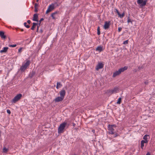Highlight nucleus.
<instances>
[{
    "mask_svg": "<svg viewBox=\"0 0 155 155\" xmlns=\"http://www.w3.org/2000/svg\"><path fill=\"white\" fill-rule=\"evenodd\" d=\"M144 143H143L142 141H141V147L142 149H143V147H144Z\"/></svg>",
    "mask_w": 155,
    "mask_h": 155,
    "instance_id": "obj_30",
    "label": "nucleus"
},
{
    "mask_svg": "<svg viewBox=\"0 0 155 155\" xmlns=\"http://www.w3.org/2000/svg\"><path fill=\"white\" fill-rule=\"evenodd\" d=\"M122 28L121 27H119L118 28V31L119 32H120L122 30Z\"/></svg>",
    "mask_w": 155,
    "mask_h": 155,
    "instance_id": "obj_35",
    "label": "nucleus"
},
{
    "mask_svg": "<svg viewBox=\"0 0 155 155\" xmlns=\"http://www.w3.org/2000/svg\"><path fill=\"white\" fill-rule=\"evenodd\" d=\"M40 22H39V23L38 24V26H39V27L40 26Z\"/></svg>",
    "mask_w": 155,
    "mask_h": 155,
    "instance_id": "obj_47",
    "label": "nucleus"
},
{
    "mask_svg": "<svg viewBox=\"0 0 155 155\" xmlns=\"http://www.w3.org/2000/svg\"><path fill=\"white\" fill-rule=\"evenodd\" d=\"M118 15H119V17H120V18H122L124 16V13H123L122 14H120V13H119V14H118Z\"/></svg>",
    "mask_w": 155,
    "mask_h": 155,
    "instance_id": "obj_21",
    "label": "nucleus"
},
{
    "mask_svg": "<svg viewBox=\"0 0 155 155\" xmlns=\"http://www.w3.org/2000/svg\"><path fill=\"white\" fill-rule=\"evenodd\" d=\"M143 0H137V3L139 5H140V4L142 3Z\"/></svg>",
    "mask_w": 155,
    "mask_h": 155,
    "instance_id": "obj_26",
    "label": "nucleus"
},
{
    "mask_svg": "<svg viewBox=\"0 0 155 155\" xmlns=\"http://www.w3.org/2000/svg\"><path fill=\"white\" fill-rule=\"evenodd\" d=\"M118 90V88L117 87H115L113 89L109 90L108 91V93L112 94L114 93H116L117 92Z\"/></svg>",
    "mask_w": 155,
    "mask_h": 155,
    "instance_id": "obj_6",
    "label": "nucleus"
},
{
    "mask_svg": "<svg viewBox=\"0 0 155 155\" xmlns=\"http://www.w3.org/2000/svg\"><path fill=\"white\" fill-rule=\"evenodd\" d=\"M131 19H130L129 18H128V20H127V22L128 23H129L130 22H131Z\"/></svg>",
    "mask_w": 155,
    "mask_h": 155,
    "instance_id": "obj_40",
    "label": "nucleus"
},
{
    "mask_svg": "<svg viewBox=\"0 0 155 155\" xmlns=\"http://www.w3.org/2000/svg\"><path fill=\"white\" fill-rule=\"evenodd\" d=\"M141 68L139 66V67H138V68H139V69H140Z\"/></svg>",
    "mask_w": 155,
    "mask_h": 155,
    "instance_id": "obj_50",
    "label": "nucleus"
},
{
    "mask_svg": "<svg viewBox=\"0 0 155 155\" xmlns=\"http://www.w3.org/2000/svg\"><path fill=\"white\" fill-rule=\"evenodd\" d=\"M8 49V48L7 47H4L2 50H1L0 51V52L1 53L6 52Z\"/></svg>",
    "mask_w": 155,
    "mask_h": 155,
    "instance_id": "obj_17",
    "label": "nucleus"
},
{
    "mask_svg": "<svg viewBox=\"0 0 155 155\" xmlns=\"http://www.w3.org/2000/svg\"><path fill=\"white\" fill-rule=\"evenodd\" d=\"M110 21H105L104 22V29H108L110 26Z\"/></svg>",
    "mask_w": 155,
    "mask_h": 155,
    "instance_id": "obj_8",
    "label": "nucleus"
},
{
    "mask_svg": "<svg viewBox=\"0 0 155 155\" xmlns=\"http://www.w3.org/2000/svg\"><path fill=\"white\" fill-rule=\"evenodd\" d=\"M92 131L93 132H95V130H92Z\"/></svg>",
    "mask_w": 155,
    "mask_h": 155,
    "instance_id": "obj_49",
    "label": "nucleus"
},
{
    "mask_svg": "<svg viewBox=\"0 0 155 155\" xmlns=\"http://www.w3.org/2000/svg\"><path fill=\"white\" fill-rule=\"evenodd\" d=\"M64 99V98L61 97H56L54 100L55 102H58L62 101Z\"/></svg>",
    "mask_w": 155,
    "mask_h": 155,
    "instance_id": "obj_11",
    "label": "nucleus"
},
{
    "mask_svg": "<svg viewBox=\"0 0 155 155\" xmlns=\"http://www.w3.org/2000/svg\"><path fill=\"white\" fill-rule=\"evenodd\" d=\"M147 1V0H144L143 1L142 3L140 4V5L141 7L145 6L146 5V3Z\"/></svg>",
    "mask_w": 155,
    "mask_h": 155,
    "instance_id": "obj_18",
    "label": "nucleus"
},
{
    "mask_svg": "<svg viewBox=\"0 0 155 155\" xmlns=\"http://www.w3.org/2000/svg\"><path fill=\"white\" fill-rule=\"evenodd\" d=\"M38 15L37 14H35L34 15L33 20L34 21H38Z\"/></svg>",
    "mask_w": 155,
    "mask_h": 155,
    "instance_id": "obj_14",
    "label": "nucleus"
},
{
    "mask_svg": "<svg viewBox=\"0 0 155 155\" xmlns=\"http://www.w3.org/2000/svg\"><path fill=\"white\" fill-rule=\"evenodd\" d=\"M116 126L115 125H108V130H109V133L110 134H114L115 133V130L113 127H115Z\"/></svg>",
    "mask_w": 155,
    "mask_h": 155,
    "instance_id": "obj_4",
    "label": "nucleus"
},
{
    "mask_svg": "<svg viewBox=\"0 0 155 155\" xmlns=\"http://www.w3.org/2000/svg\"><path fill=\"white\" fill-rule=\"evenodd\" d=\"M8 46L9 47H15L16 46V45H8Z\"/></svg>",
    "mask_w": 155,
    "mask_h": 155,
    "instance_id": "obj_29",
    "label": "nucleus"
},
{
    "mask_svg": "<svg viewBox=\"0 0 155 155\" xmlns=\"http://www.w3.org/2000/svg\"><path fill=\"white\" fill-rule=\"evenodd\" d=\"M30 64V61L29 60H27L25 63H23L22 65L20 68V70L22 72H24L25 70L28 67Z\"/></svg>",
    "mask_w": 155,
    "mask_h": 155,
    "instance_id": "obj_3",
    "label": "nucleus"
},
{
    "mask_svg": "<svg viewBox=\"0 0 155 155\" xmlns=\"http://www.w3.org/2000/svg\"><path fill=\"white\" fill-rule=\"evenodd\" d=\"M7 112L8 114H11V111H10V110H7Z\"/></svg>",
    "mask_w": 155,
    "mask_h": 155,
    "instance_id": "obj_37",
    "label": "nucleus"
},
{
    "mask_svg": "<svg viewBox=\"0 0 155 155\" xmlns=\"http://www.w3.org/2000/svg\"><path fill=\"white\" fill-rule=\"evenodd\" d=\"M38 25V24L37 23H36L35 22L33 23V25H32V26L31 27V29L33 30H34L35 28L36 27V25Z\"/></svg>",
    "mask_w": 155,
    "mask_h": 155,
    "instance_id": "obj_19",
    "label": "nucleus"
},
{
    "mask_svg": "<svg viewBox=\"0 0 155 155\" xmlns=\"http://www.w3.org/2000/svg\"><path fill=\"white\" fill-rule=\"evenodd\" d=\"M44 19L43 18H41L40 19V20L39 21V22H40V23H41V22L44 20Z\"/></svg>",
    "mask_w": 155,
    "mask_h": 155,
    "instance_id": "obj_38",
    "label": "nucleus"
},
{
    "mask_svg": "<svg viewBox=\"0 0 155 155\" xmlns=\"http://www.w3.org/2000/svg\"><path fill=\"white\" fill-rule=\"evenodd\" d=\"M27 22L29 24H30L31 23V21L30 20H28Z\"/></svg>",
    "mask_w": 155,
    "mask_h": 155,
    "instance_id": "obj_41",
    "label": "nucleus"
},
{
    "mask_svg": "<svg viewBox=\"0 0 155 155\" xmlns=\"http://www.w3.org/2000/svg\"><path fill=\"white\" fill-rule=\"evenodd\" d=\"M41 31V32H42V31Z\"/></svg>",
    "mask_w": 155,
    "mask_h": 155,
    "instance_id": "obj_53",
    "label": "nucleus"
},
{
    "mask_svg": "<svg viewBox=\"0 0 155 155\" xmlns=\"http://www.w3.org/2000/svg\"><path fill=\"white\" fill-rule=\"evenodd\" d=\"M50 12H51V10H50V9H49L48 8V9L47 10L46 12V14H47L48 13Z\"/></svg>",
    "mask_w": 155,
    "mask_h": 155,
    "instance_id": "obj_34",
    "label": "nucleus"
},
{
    "mask_svg": "<svg viewBox=\"0 0 155 155\" xmlns=\"http://www.w3.org/2000/svg\"><path fill=\"white\" fill-rule=\"evenodd\" d=\"M62 86V84H61V83L60 82H58L57 83L56 88L58 89L59 88H60Z\"/></svg>",
    "mask_w": 155,
    "mask_h": 155,
    "instance_id": "obj_20",
    "label": "nucleus"
},
{
    "mask_svg": "<svg viewBox=\"0 0 155 155\" xmlns=\"http://www.w3.org/2000/svg\"><path fill=\"white\" fill-rule=\"evenodd\" d=\"M38 6V4L36 3H35V6H34V7H35V8H37V6Z\"/></svg>",
    "mask_w": 155,
    "mask_h": 155,
    "instance_id": "obj_39",
    "label": "nucleus"
},
{
    "mask_svg": "<svg viewBox=\"0 0 155 155\" xmlns=\"http://www.w3.org/2000/svg\"><path fill=\"white\" fill-rule=\"evenodd\" d=\"M58 13H59V12L56 11V12L52 13V14L51 15V16L53 19H56V17L55 15L56 14H58Z\"/></svg>",
    "mask_w": 155,
    "mask_h": 155,
    "instance_id": "obj_13",
    "label": "nucleus"
},
{
    "mask_svg": "<svg viewBox=\"0 0 155 155\" xmlns=\"http://www.w3.org/2000/svg\"><path fill=\"white\" fill-rule=\"evenodd\" d=\"M21 31H24L23 29H21Z\"/></svg>",
    "mask_w": 155,
    "mask_h": 155,
    "instance_id": "obj_51",
    "label": "nucleus"
},
{
    "mask_svg": "<svg viewBox=\"0 0 155 155\" xmlns=\"http://www.w3.org/2000/svg\"><path fill=\"white\" fill-rule=\"evenodd\" d=\"M115 11H114L115 12L117 13L118 15L119 14L120 12H119L118 11V10L117 9L115 8Z\"/></svg>",
    "mask_w": 155,
    "mask_h": 155,
    "instance_id": "obj_33",
    "label": "nucleus"
},
{
    "mask_svg": "<svg viewBox=\"0 0 155 155\" xmlns=\"http://www.w3.org/2000/svg\"><path fill=\"white\" fill-rule=\"evenodd\" d=\"M22 49V48H20L18 49V52L19 53H21V50Z\"/></svg>",
    "mask_w": 155,
    "mask_h": 155,
    "instance_id": "obj_36",
    "label": "nucleus"
},
{
    "mask_svg": "<svg viewBox=\"0 0 155 155\" xmlns=\"http://www.w3.org/2000/svg\"><path fill=\"white\" fill-rule=\"evenodd\" d=\"M35 71H32L30 72L29 74V77L30 78H32L35 75Z\"/></svg>",
    "mask_w": 155,
    "mask_h": 155,
    "instance_id": "obj_15",
    "label": "nucleus"
},
{
    "mask_svg": "<svg viewBox=\"0 0 155 155\" xmlns=\"http://www.w3.org/2000/svg\"><path fill=\"white\" fill-rule=\"evenodd\" d=\"M39 0H36V2H38V1Z\"/></svg>",
    "mask_w": 155,
    "mask_h": 155,
    "instance_id": "obj_52",
    "label": "nucleus"
},
{
    "mask_svg": "<svg viewBox=\"0 0 155 155\" xmlns=\"http://www.w3.org/2000/svg\"><path fill=\"white\" fill-rule=\"evenodd\" d=\"M37 27L36 31L38 32V29H39V26H38V25H37Z\"/></svg>",
    "mask_w": 155,
    "mask_h": 155,
    "instance_id": "obj_42",
    "label": "nucleus"
},
{
    "mask_svg": "<svg viewBox=\"0 0 155 155\" xmlns=\"http://www.w3.org/2000/svg\"><path fill=\"white\" fill-rule=\"evenodd\" d=\"M66 122H63L61 124L58 129V133L59 134L62 133L64 131V129L67 125Z\"/></svg>",
    "mask_w": 155,
    "mask_h": 155,
    "instance_id": "obj_2",
    "label": "nucleus"
},
{
    "mask_svg": "<svg viewBox=\"0 0 155 155\" xmlns=\"http://www.w3.org/2000/svg\"><path fill=\"white\" fill-rule=\"evenodd\" d=\"M54 4L57 5V6L58 5H57V3L56 2H55L54 4H52L51 5H50L48 8L50 9V10H51V11L54 9Z\"/></svg>",
    "mask_w": 155,
    "mask_h": 155,
    "instance_id": "obj_12",
    "label": "nucleus"
},
{
    "mask_svg": "<svg viewBox=\"0 0 155 155\" xmlns=\"http://www.w3.org/2000/svg\"><path fill=\"white\" fill-rule=\"evenodd\" d=\"M38 11V9H37V8H35V12H37Z\"/></svg>",
    "mask_w": 155,
    "mask_h": 155,
    "instance_id": "obj_43",
    "label": "nucleus"
},
{
    "mask_svg": "<svg viewBox=\"0 0 155 155\" xmlns=\"http://www.w3.org/2000/svg\"><path fill=\"white\" fill-rule=\"evenodd\" d=\"M114 134V135L113 136V137H117V136H118L119 135V134L118 133H115V134Z\"/></svg>",
    "mask_w": 155,
    "mask_h": 155,
    "instance_id": "obj_31",
    "label": "nucleus"
},
{
    "mask_svg": "<svg viewBox=\"0 0 155 155\" xmlns=\"http://www.w3.org/2000/svg\"><path fill=\"white\" fill-rule=\"evenodd\" d=\"M24 25L26 28H29L30 27L29 25H27L26 22H25L24 23Z\"/></svg>",
    "mask_w": 155,
    "mask_h": 155,
    "instance_id": "obj_25",
    "label": "nucleus"
},
{
    "mask_svg": "<svg viewBox=\"0 0 155 155\" xmlns=\"http://www.w3.org/2000/svg\"><path fill=\"white\" fill-rule=\"evenodd\" d=\"M149 137V135L147 134L145 135L143 137V139L144 140H148L147 137Z\"/></svg>",
    "mask_w": 155,
    "mask_h": 155,
    "instance_id": "obj_22",
    "label": "nucleus"
},
{
    "mask_svg": "<svg viewBox=\"0 0 155 155\" xmlns=\"http://www.w3.org/2000/svg\"><path fill=\"white\" fill-rule=\"evenodd\" d=\"M8 149L6 148L5 147H4L3 149V152L6 153L8 151Z\"/></svg>",
    "mask_w": 155,
    "mask_h": 155,
    "instance_id": "obj_23",
    "label": "nucleus"
},
{
    "mask_svg": "<svg viewBox=\"0 0 155 155\" xmlns=\"http://www.w3.org/2000/svg\"><path fill=\"white\" fill-rule=\"evenodd\" d=\"M128 40H127L124 42L123 44L124 45H126L128 43Z\"/></svg>",
    "mask_w": 155,
    "mask_h": 155,
    "instance_id": "obj_32",
    "label": "nucleus"
},
{
    "mask_svg": "<svg viewBox=\"0 0 155 155\" xmlns=\"http://www.w3.org/2000/svg\"><path fill=\"white\" fill-rule=\"evenodd\" d=\"M141 141H142V142L143 143H146L147 144L148 143V140H142Z\"/></svg>",
    "mask_w": 155,
    "mask_h": 155,
    "instance_id": "obj_28",
    "label": "nucleus"
},
{
    "mask_svg": "<svg viewBox=\"0 0 155 155\" xmlns=\"http://www.w3.org/2000/svg\"><path fill=\"white\" fill-rule=\"evenodd\" d=\"M97 34L98 35H99L100 34V28L99 27H98L97 29Z\"/></svg>",
    "mask_w": 155,
    "mask_h": 155,
    "instance_id": "obj_27",
    "label": "nucleus"
},
{
    "mask_svg": "<svg viewBox=\"0 0 155 155\" xmlns=\"http://www.w3.org/2000/svg\"><path fill=\"white\" fill-rule=\"evenodd\" d=\"M0 37L3 40H5L7 37L5 34V32L3 31H0Z\"/></svg>",
    "mask_w": 155,
    "mask_h": 155,
    "instance_id": "obj_9",
    "label": "nucleus"
},
{
    "mask_svg": "<svg viewBox=\"0 0 155 155\" xmlns=\"http://www.w3.org/2000/svg\"><path fill=\"white\" fill-rule=\"evenodd\" d=\"M121 98L120 97L118 100V101L117 102V104H120L121 103Z\"/></svg>",
    "mask_w": 155,
    "mask_h": 155,
    "instance_id": "obj_24",
    "label": "nucleus"
},
{
    "mask_svg": "<svg viewBox=\"0 0 155 155\" xmlns=\"http://www.w3.org/2000/svg\"><path fill=\"white\" fill-rule=\"evenodd\" d=\"M104 67V64L101 63H100L97 65L96 69L98 71L99 69L102 68Z\"/></svg>",
    "mask_w": 155,
    "mask_h": 155,
    "instance_id": "obj_10",
    "label": "nucleus"
},
{
    "mask_svg": "<svg viewBox=\"0 0 155 155\" xmlns=\"http://www.w3.org/2000/svg\"><path fill=\"white\" fill-rule=\"evenodd\" d=\"M128 68V67L127 66H124L123 68H121L118 69L113 73V78L115 77L117 75H119L121 72H124L125 71L127 70Z\"/></svg>",
    "mask_w": 155,
    "mask_h": 155,
    "instance_id": "obj_1",
    "label": "nucleus"
},
{
    "mask_svg": "<svg viewBox=\"0 0 155 155\" xmlns=\"http://www.w3.org/2000/svg\"><path fill=\"white\" fill-rule=\"evenodd\" d=\"M146 155H150V154L149 152H148L147 153Z\"/></svg>",
    "mask_w": 155,
    "mask_h": 155,
    "instance_id": "obj_44",
    "label": "nucleus"
},
{
    "mask_svg": "<svg viewBox=\"0 0 155 155\" xmlns=\"http://www.w3.org/2000/svg\"><path fill=\"white\" fill-rule=\"evenodd\" d=\"M103 50V46H98L96 49V51H98L100 52L102 51Z\"/></svg>",
    "mask_w": 155,
    "mask_h": 155,
    "instance_id": "obj_16",
    "label": "nucleus"
},
{
    "mask_svg": "<svg viewBox=\"0 0 155 155\" xmlns=\"http://www.w3.org/2000/svg\"><path fill=\"white\" fill-rule=\"evenodd\" d=\"M40 22H39V23L38 24V26H39V27L40 26Z\"/></svg>",
    "mask_w": 155,
    "mask_h": 155,
    "instance_id": "obj_48",
    "label": "nucleus"
},
{
    "mask_svg": "<svg viewBox=\"0 0 155 155\" xmlns=\"http://www.w3.org/2000/svg\"><path fill=\"white\" fill-rule=\"evenodd\" d=\"M60 97L64 99L66 94L64 88L62 89L59 92Z\"/></svg>",
    "mask_w": 155,
    "mask_h": 155,
    "instance_id": "obj_7",
    "label": "nucleus"
},
{
    "mask_svg": "<svg viewBox=\"0 0 155 155\" xmlns=\"http://www.w3.org/2000/svg\"><path fill=\"white\" fill-rule=\"evenodd\" d=\"M144 83L145 84H147L148 82L147 81H146Z\"/></svg>",
    "mask_w": 155,
    "mask_h": 155,
    "instance_id": "obj_46",
    "label": "nucleus"
},
{
    "mask_svg": "<svg viewBox=\"0 0 155 155\" xmlns=\"http://www.w3.org/2000/svg\"><path fill=\"white\" fill-rule=\"evenodd\" d=\"M22 97V95L21 94H18L14 98L12 99V102L13 103H15L16 102L20 100Z\"/></svg>",
    "mask_w": 155,
    "mask_h": 155,
    "instance_id": "obj_5",
    "label": "nucleus"
},
{
    "mask_svg": "<svg viewBox=\"0 0 155 155\" xmlns=\"http://www.w3.org/2000/svg\"><path fill=\"white\" fill-rule=\"evenodd\" d=\"M72 125H73V127H75V124H74V123H72Z\"/></svg>",
    "mask_w": 155,
    "mask_h": 155,
    "instance_id": "obj_45",
    "label": "nucleus"
}]
</instances>
